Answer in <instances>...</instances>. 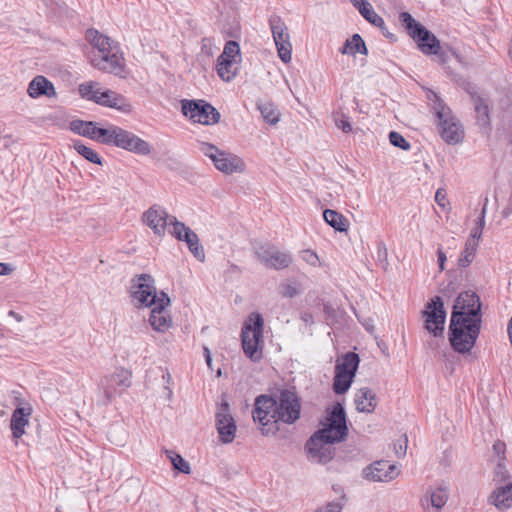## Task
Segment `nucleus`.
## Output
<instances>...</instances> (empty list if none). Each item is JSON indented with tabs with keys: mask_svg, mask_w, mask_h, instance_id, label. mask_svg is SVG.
Segmentation results:
<instances>
[{
	"mask_svg": "<svg viewBox=\"0 0 512 512\" xmlns=\"http://www.w3.org/2000/svg\"><path fill=\"white\" fill-rule=\"evenodd\" d=\"M480 310V298L475 292L465 291L456 298L449 326V340L456 352L467 353L475 345L481 328Z\"/></svg>",
	"mask_w": 512,
	"mask_h": 512,
	"instance_id": "f257e3e1",
	"label": "nucleus"
},
{
	"mask_svg": "<svg viewBox=\"0 0 512 512\" xmlns=\"http://www.w3.org/2000/svg\"><path fill=\"white\" fill-rule=\"evenodd\" d=\"M78 93L82 99L92 101L100 106L116 109L123 113H130L132 105L122 94L107 89L97 81H86L78 86Z\"/></svg>",
	"mask_w": 512,
	"mask_h": 512,
	"instance_id": "f03ea898",
	"label": "nucleus"
},
{
	"mask_svg": "<svg viewBox=\"0 0 512 512\" xmlns=\"http://www.w3.org/2000/svg\"><path fill=\"white\" fill-rule=\"evenodd\" d=\"M428 99L438 119V129L442 139L448 144H458L461 142L464 130L460 121L435 92L430 91Z\"/></svg>",
	"mask_w": 512,
	"mask_h": 512,
	"instance_id": "7ed1b4c3",
	"label": "nucleus"
},
{
	"mask_svg": "<svg viewBox=\"0 0 512 512\" xmlns=\"http://www.w3.org/2000/svg\"><path fill=\"white\" fill-rule=\"evenodd\" d=\"M263 326L262 316L259 313H252L242 329V348L244 354L253 362H258L262 358Z\"/></svg>",
	"mask_w": 512,
	"mask_h": 512,
	"instance_id": "20e7f679",
	"label": "nucleus"
},
{
	"mask_svg": "<svg viewBox=\"0 0 512 512\" xmlns=\"http://www.w3.org/2000/svg\"><path fill=\"white\" fill-rule=\"evenodd\" d=\"M399 19L422 53L426 55H437L439 53L441 49L440 41L421 23L417 22L410 13H400Z\"/></svg>",
	"mask_w": 512,
	"mask_h": 512,
	"instance_id": "39448f33",
	"label": "nucleus"
},
{
	"mask_svg": "<svg viewBox=\"0 0 512 512\" xmlns=\"http://www.w3.org/2000/svg\"><path fill=\"white\" fill-rule=\"evenodd\" d=\"M198 150L213 162L217 170L224 174L243 173L246 169V164L241 157L220 150L208 142H199Z\"/></svg>",
	"mask_w": 512,
	"mask_h": 512,
	"instance_id": "423d86ee",
	"label": "nucleus"
},
{
	"mask_svg": "<svg viewBox=\"0 0 512 512\" xmlns=\"http://www.w3.org/2000/svg\"><path fill=\"white\" fill-rule=\"evenodd\" d=\"M90 64L97 70L112 74L118 78L126 79L130 72L120 45H113V49L103 54H92Z\"/></svg>",
	"mask_w": 512,
	"mask_h": 512,
	"instance_id": "0eeeda50",
	"label": "nucleus"
},
{
	"mask_svg": "<svg viewBox=\"0 0 512 512\" xmlns=\"http://www.w3.org/2000/svg\"><path fill=\"white\" fill-rule=\"evenodd\" d=\"M323 428L313 435L318 436L326 442H340L347 436L346 415L343 406L337 403L331 412L322 422Z\"/></svg>",
	"mask_w": 512,
	"mask_h": 512,
	"instance_id": "6e6552de",
	"label": "nucleus"
},
{
	"mask_svg": "<svg viewBox=\"0 0 512 512\" xmlns=\"http://www.w3.org/2000/svg\"><path fill=\"white\" fill-rule=\"evenodd\" d=\"M131 297L137 307L158 304L160 292H157L154 278L145 273L134 276L131 280Z\"/></svg>",
	"mask_w": 512,
	"mask_h": 512,
	"instance_id": "1a4fd4ad",
	"label": "nucleus"
},
{
	"mask_svg": "<svg viewBox=\"0 0 512 512\" xmlns=\"http://www.w3.org/2000/svg\"><path fill=\"white\" fill-rule=\"evenodd\" d=\"M359 361V356L353 352H349L337 359L333 381V390L336 394H344L348 391L357 371Z\"/></svg>",
	"mask_w": 512,
	"mask_h": 512,
	"instance_id": "9d476101",
	"label": "nucleus"
},
{
	"mask_svg": "<svg viewBox=\"0 0 512 512\" xmlns=\"http://www.w3.org/2000/svg\"><path fill=\"white\" fill-rule=\"evenodd\" d=\"M181 110L184 116L203 125H214L220 120V113L204 100H182Z\"/></svg>",
	"mask_w": 512,
	"mask_h": 512,
	"instance_id": "9b49d317",
	"label": "nucleus"
},
{
	"mask_svg": "<svg viewBox=\"0 0 512 512\" xmlns=\"http://www.w3.org/2000/svg\"><path fill=\"white\" fill-rule=\"evenodd\" d=\"M241 61L240 47L235 41H228L223 52L217 59L216 71L218 76L226 82L237 75L238 65Z\"/></svg>",
	"mask_w": 512,
	"mask_h": 512,
	"instance_id": "f8f14e48",
	"label": "nucleus"
},
{
	"mask_svg": "<svg viewBox=\"0 0 512 512\" xmlns=\"http://www.w3.org/2000/svg\"><path fill=\"white\" fill-rule=\"evenodd\" d=\"M130 385L131 374L125 369H116L112 374L101 379L99 383L100 401L107 404Z\"/></svg>",
	"mask_w": 512,
	"mask_h": 512,
	"instance_id": "ddd939ff",
	"label": "nucleus"
},
{
	"mask_svg": "<svg viewBox=\"0 0 512 512\" xmlns=\"http://www.w3.org/2000/svg\"><path fill=\"white\" fill-rule=\"evenodd\" d=\"M425 319V328L435 337L441 336L444 331L446 311L439 296L433 297L422 312Z\"/></svg>",
	"mask_w": 512,
	"mask_h": 512,
	"instance_id": "4468645a",
	"label": "nucleus"
},
{
	"mask_svg": "<svg viewBox=\"0 0 512 512\" xmlns=\"http://www.w3.org/2000/svg\"><path fill=\"white\" fill-rule=\"evenodd\" d=\"M269 24L279 58L284 63H289L292 58V44L287 25L279 16H272Z\"/></svg>",
	"mask_w": 512,
	"mask_h": 512,
	"instance_id": "2eb2a0df",
	"label": "nucleus"
},
{
	"mask_svg": "<svg viewBox=\"0 0 512 512\" xmlns=\"http://www.w3.org/2000/svg\"><path fill=\"white\" fill-rule=\"evenodd\" d=\"M300 411L301 404L298 396L290 390L282 391L277 401V421L293 424L299 419Z\"/></svg>",
	"mask_w": 512,
	"mask_h": 512,
	"instance_id": "dca6fc26",
	"label": "nucleus"
},
{
	"mask_svg": "<svg viewBox=\"0 0 512 512\" xmlns=\"http://www.w3.org/2000/svg\"><path fill=\"white\" fill-rule=\"evenodd\" d=\"M255 255L267 268L276 270L284 269L292 262L290 254L269 244L255 247Z\"/></svg>",
	"mask_w": 512,
	"mask_h": 512,
	"instance_id": "f3484780",
	"label": "nucleus"
},
{
	"mask_svg": "<svg viewBox=\"0 0 512 512\" xmlns=\"http://www.w3.org/2000/svg\"><path fill=\"white\" fill-rule=\"evenodd\" d=\"M215 422L220 441L224 444L231 443L235 439L237 426L227 402L219 406Z\"/></svg>",
	"mask_w": 512,
	"mask_h": 512,
	"instance_id": "a211bd4d",
	"label": "nucleus"
},
{
	"mask_svg": "<svg viewBox=\"0 0 512 512\" xmlns=\"http://www.w3.org/2000/svg\"><path fill=\"white\" fill-rule=\"evenodd\" d=\"M169 305V296L165 292L161 291L158 304L152 307L149 317L150 325L157 332L164 333L172 326L173 321L167 310Z\"/></svg>",
	"mask_w": 512,
	"mask_h": 512,
	"instance_id": "6ab92c4d",
	"label": "nucleus"
},
{
	"mask_svg": "<svg viewBox=\"0 0 512 512\" xmlns=\"http://www.w3.org/2000/svg\"><path fill=\"white\" fill-rule=\"evenodd\" d=\"M253 419L262 426L277 423V401L271 396H258L255 399Z\"/></svg>",
	"mask_w": 512,
	"mask_h": 512,
	"instance_id": "aec40b11",
	"label": "nucleus"
},
{
	"mask_svg": "<svg viewBox=\"0 0 512 512\" xmlns=\"http://www.w3.org/2000/svg\"><path fill=\"white\" fill-rule=\"evenodd\" d=\"M115 136L116 141L114 146L118 148L139 155H149L151 153L150 144L130 131L118 127V131Z\"/></svg>",
	"mask_w": 512,
	"mask_h": 512,
	"instance_id": "412c9836",
	"label": "nucleus"
},
{
	"mask_svg": "<svg viewBox=\"0 0 512 512\" xmlns=\"http://www.w3.org/2000/svg\"><path fill=\"white\" fill-rule=\"evenodd\" d=\"M400 469L396 464L388 461H376L366 467L363 471L365 479L374 482H390L398 477Z\"/></svg>",
	"mask_w": 512,
	"mask_h": 512,
	"instance_id": "4be33fe9",
	"label": "nucleus"
},
{
	"mask_svg": "<svg viewBox=\"0 0 512 512\" xmlns=\"http://www.w3.org/2000/svg\"><path fill=\"white\" fill-rule=\"evenodd\" d=\"M174 216L168 215V213L162 207L158 205L151 206L142 215V221L153 230L157 236H163L167 225L171 226V219Z\"/></svg>",
	"mask_w": 512,
	"mask_h": 512,
	"instance_id": "5701e85b",
	"label": "nucleus"
},
{
	"mask_svg": "<svg viewBox=\"0 0 512 512\" xmlns=\"http://www.w3.org/2000/svg\"><path fill=\"white\" fill-rule=\"evenodd\" d=\"M332 443L333 442H326L324 439L312 435L306 444L309 459L322 464L331 461L333 458V449L329 444Z\"/></svg>",
	"mask_w": 512,
	"mask_h": 512,
	"instance_id": "b1692460",
	"label": "nucleus"
},
{
	"mask_svg": "<svg viewBox=\"0 0 512 512\" xmlns=\"http://www.w3.org/2000/svg\"><path fill=\"white\" fill-rule=\"evenodd\" d=\"M27 93L33 99H37L42 96H45L47 98H52L56 96V90L53 83L42 75L35 76L29 82Z\"/></svg>",
	"mask_w": 512,
	"mask_h": 512,
	"instance_id": "393cba45",
	"label": "nucleus"
},
{
	"mask_svg": "<svg viewBox=\"0 0 512 512\" xmlns=\"http://www.w3.org/2000/svg\"><path fill=\"white\" fill-rule=\"evenodd\" d=\"M86 40L95 50L93 54H103L105 52H109L110 49H113V45H118L119 43L107 35L101 33L97 29L90 28L86 31L85 34Z\"/></svg>",
	"mask_w": 512,
	"mask_h": 512,
	"instance_id": "a878e982",
	"label": "nucleus"
},
{
	"mask_svg": "<svg viewBox=\"0 0 512 512\" xmlns=\"http://www.w3.org/2000/svg\"><path fill=\"white\" fill-rule=\"evenodd\" d=\"M32 408L30 406L21 407L18 406L12 413L10 420V429L15 439H19L25 433V427L29 423V417L31 416Z\"/></svg>",
	"mask_w": 512,
	"mask_h": 512,
	"instance_id": "bb28decb",
	"label": "nucleus"
},
{
	"mask_svg": "<svg viewBox=\"0 0 512 512\" xmlns=\"http://www.w3.org/2000/svg\"><path fill=\"white\" fill-rule=\"evenodd\" d=\"M350 2L365 20L380 28L385 34L386 26L384 19L375 12L373 6L367 0H350Z\"/></svg>",
	"mask_w": 512,
	"mask_h": 512,
	"instance_id": "cd10ccee",
	"label": "nucleus"
},
{
	"mask_svg": "<svg viewBox=\"0 0 512 512\" xmlns=\"http://www.w3.org/2000/svg\"><path fill=\"white\" fill-rule=\"evenodd\" d=\"M356 409L363 413H372L377 405L375 393L367 387L360 388L355 393Z\"/></svg>",
	"mask_w": 512,
	"mask_h": 512,
	"instance_id": "c85d7f7f",
	"label": "nucleus"
},
{
	"mask_svg": "<svg viewBox=\"0 0 512 512\" xmlns=\"http://www.w3.org/2000/svg\"><path fill=\"white\" fill-rule=\"evenodd\" d=\"M491 503L498 509L512 507V483L497 488L490 496Z\"/></svg>",
	"mask_w": 512,
	"mask_h": 512,
	"instance_id": "c756f323",
	"label": "nucleus"
},
{
	"mask_svg": "<svg viewBox=\"0 0 512 512\" xmlns=\"http://www.w3.org/2000/svg\"><path fill=\"white\" fill-rule=\"evenodd\" d=\"M98 124L94 121H84L80 119L71 120L69 129L82 137H86L94 141Z\"/></svg>",
	"mask_w": 512,
	"mask_h": 512,
	"instance_id": "7c9ffc66",
	"label": "nucleus"
},
{
	"mask_svg": "<svg viewBox=\"0 0 512 512\" xmlns=\"http://www.w3.org/2000/svg\"><path fill=\"white\" fill-rule=\"evenodd\" d=\"M339 52L343 55H355L356 53L366 55L367 48L361 36L359 34H354L351 38L346 40L344 45L339 49Z\"/></svg>",
	"mask_w": 512,
	"mask_h": 512,
	"instance_id": "2f4dec72",
	"label": "nucleus"
},
{
	"mask_svg": "<svg viewBox=\"0 0 512 512\" xmlns=\"http://www.w3.org/2000/svg\"><path fill=\"white\" fill-rule=\"evenodd\" d=\"M325 222L339 232H344L348 227V220L339 212L326 209L323 212Z\"/></svg>",
	"mask_w": 512,
	"mask_h": 512,
	"instance_id": "473e14b6",
	"label": "nucleus"
},
{
	"mask_svg": "<svg viewBox=\"0 0 512 512\" xmlns=\"http://www.w3.org/2000/svg\"><path fill=\"white\" fill-rule=\"evenodd\" d=\"M71 146L80 156H82L87 161L98 165H102L103 162L100 155L91 147H88L84 143H82V141L73 140Z\"/></svg>",
	"mask_w": 512,
	"mask_h": 512,
	"instance_id": "72a5a7b5",
	"label": "nucleus"
},
{
	"mask_svg": "<svg viewBox=\"0 0 512 512\" xmlns=\"http://www.w3.org/2000/svg\"><path fill=\"white\" fill-rule=\"evenodd\" d=\"M118 127L116 125H108L106 128L97 127L96 135L94 141L99 142L105 145H115L116 134L118 131Z\"/></svg>",
	"mask_w": 512,
	"mask_h": 512,
	"instance_id": "f704fd0d",
	"label": "nucleus"
},
{
	"mask_svg": "<svg viewBox=\"0 0 512 512\" xmlns=\"http://www.w3.org/2000/svg\"><path fill=\"white\" fill-rule=\"evenodd\" d=\"M164 452L175 470L184 474H190V464L180 454L172 450H165Z\"/></svg>",
	"mask_w": 512,
	"mask_h": 512,
	"instance_id": "c9c22d12",
	"label": "nucleus"
},
{
	"mask_svg": "<svg viewBox=\"0 0 512 512\" xmlns=\"http://www.w3.org/2000/svg\"><path fill=\"white\" fill-rule=\"evenodd\" d=\"M184 242L187 243L190 252L194 255L195 258H197L201 262L205 260L204 250L200 246L199 238L194 231L188 233V236L186 235V240H184Z\"/></svg>",
	"mask_w": 512,
	"mask_h": 512,
	"instance_id": "e433bc0d",
	"label": "nucleus"
},
{
	"mask_svg": "<svg viewBox=\"0 0 512 512\" xmlns=\"http://www.w3.org/2000/svg\"><path fill=\"white\" fill-rule=\"evenodd\" d=\"M475 112L478 122L486 126L489 124V108L486 101L480 97L474 98Z\"/></svg>",
	"mask_w": 512,
	"mask_h": 512,
	"instance_id": "4c0bfd02",
	"label": "nucleus"
},
{
	"mask_svg": "<svg viewBox=\"0 0 512 512\" xmlns=\"http://www.w3.org/2000/svg\"><path fill=\"white\" fill-rule=\"evenodd\" d=\"M264 120L269 124H276L279 121L280 113L275 105L272 103H263L259 106Z\"/></svg>",
	"mask_w": 512,
	"mask_h": 512,
	"instance_id": "58836bf2",
	"label": "nucleus"
},
{
	"mask_svg": "<svg viewBox=\"0 0 512 512\" xmlns=\"http://www.w3.org/2000/svg\"><path fill=\"white\" fill-rule=\"evenodd\" d=\"M448 500V492L445 488L432 490L429 495V501L433 508L441 509Z\"/></svg>",
	"mask_w": 512,
	"mask_h": 512,
	"instance_id": "ea45409f",
	"label": "nucleus"
},
{
	"mask_svg": "<svg viewBox=\"0 0 512 512\" xmlns=\"http://www.w3.org/2000/svg\"><path fill=\"white\" fill-rule=\"evenodd\" d=\"M477 247L478 246L475 243L466 242L465 248L462 251L458 260L459 266L466 267L473 261Z\"/></svg>",
	"mask_w": 512,
	"mask_h": 512,
	"instance_id": "a19ab883",
	"label": "nucleus"
},
{
	"mask_svg": "<svg viewBox=\"0 0 512 512\" xmlns=\"http://www.w3.org/2000/svg\"><path fill=\"white\" fill-rule=\"evenodd\" d=\"M171 226L172 229L170 233L179 241L186 240V235L188 236V233H191L192 230L186 226L184 223L179 222L176 217L171 219Z\"/></svg>",
	"mask_w": 512,
	"mask_h": 512,
	"instance_id": "79ce46f5",
	"label": "nucleus"
},
{
	"mask_svg": "<svg viewBox=\"0 0 512 512\" xmlns=\"http://www.w3.org/2000/svg\"><path fill=\"white\" fill-rule=\"evenodd\" d=\"M162 381H163V391L161 393V397L168 401V402H171L172 399H173V391H172V383H173V380H172V376L171 374L169 373V371H165L162 375Z\"/></svg>",
	"mask_w": 512,
	"mask_h": 512,
	"instance_id": "37998d69",
	"label": "nucleus"
},
{
	"mask_svg": "<svg viewBox=\"0 0 512 512\" xmlns=\"http://www.w3.org/2000/svg\"><path fill=\"white\" fill-rule=\"evenodd\" d=\"M485 227V220L483 218H477L475 221L474 227L471 230V234L467 242H472L478 245L479 240L481 239L483 229Z\"/></svg>",
	"mask_w": 512,
	"mask_h": 512,
	"instance_id": "c03bdc74",
	"label": "nucleus"
},
{
	"mask_svg": "<svg viewBox=\"0 0 512 512\" xmlns=\"http://www.w3.org/2000/svg\"><path fill=\"white\" fill-rule=\"evenodd\" d=\"M390 143L404 151H408L411 148L410 143L398 132L391 131L389 134Z\"/></svg>",
	"mask_w": 512,
	"mask_h": 512,
	"instance_id": "a18cd8bd",
	"label": "nucleus"
},
{
	"mask_svg": "<svg viewBox=\"0 0 512 512\" xmlns=\"http://www.w3.org/2000/svg\"><path fill=\"white\" fill-rule=\"evenodd\" d=\"M506 446L505 443L498 441L494 443L493 445V451L498 457V465H497V473L502 474V470L504 469V466L502 464V461L504 460V454H505Z\"/></svg>",
	"mask_w": 512,
	"mask_h": 512,
	"instance_id": "49530a36",
	"label": "nucleus"
},
{
	"mask_svg": "<svg viewBox=\"0 0 512 512\" xmlns=\"http://www.w3.org/2000/svg\"><path fill=\"white\" fill-rule=\"evenodd\" d=\"M299 293L298 288L289 282L280 285V294L285 298H293Z\"/></svg>",
	"mask_w": 512,
	"mask_h": 512,
	"instance_id": "de8ad7c7",
	"label": "nucleus"
},
{
	"mask_svg": "<svg viewBox=\"0 0 512 512\" xmlns=\"http://www.w3.org/2000/svg\"><path fill=\"white\" fill-rule=\"evenodd\" d=\"M343 507V502H341L340 500H334L318 508L316 512H341Z\"/></svg>",
	"mask_w": 512,
	"mask_h": 512,
	"instance_id": "09e8293b",
	"label": "nucleus"
},
{
	"mask_svg": "<svg viewBox=\"0 0 512 512\" xmlns=\"http://www.w3.org/2000/svg\"><path fill=\"white\" fill-rule=\"evenodd\" d=\"M335 124L345 133H349L352 131V126L348 120V118L343 114H337L335 116Z\"/></svg>",
	"mask_w": 512,
	"mask_h": 512,
	"instance_id": "8fccbe9b",
	"label": "nucleus"
},
{
	"mask_svg": "<svg viewBox=\"0 0 512 512\" xmlns=\"http://www.w3.org/2000/svg\"><path fill=\"white\" fill-rule=\"evenodd\" d=\"M435 201L443 210H449V201L447 199L446 192L443 188H439L436 191Z\"/></svg>",
	"mask_w": 512,
	"mask_h": 512,
	"instance_id": "3c124183",
	"label": "nucleus"
},
{
	"mask_svg": "<svg viewBox=\"0 0 512 512\" xmlns=\"http://www.w3.org/2000/svg\"><path fill=\"white\" fill-rule=\"evenodd\" d=\"M407 442V437L403 436L394 444V450L397 457L401 458L406 455Z\"/></svg>",
	"mask_w": 512,
	"mask_h": 512,
	"instance_id": "603ef678",
	"label": "nucleus"
},
{
	"mask_svg": "<svg viewBox=\"0 0 512 512\" xmlns=\"http://www.w3.org/2000/svg\"><path fill=\"white\" fill-rule=\"evenodd\" d=\"M302 258L308 264L312 266H316L319 263V258L317 254L312 250H304L302 251Z\"/></svg>",
	"mask_w": 512,
	"mask_h": 512,
	"instance_id": "864d4df0",
	"label": "nucleus"
},
{
	"mask_svg": "<svg viewBox=\"0 0 512 512\" xmlns=\"http://www.w3.org/2000/svg\"><path fill=\"white\" fill-rule=\"evenodd\" d=\"M437 256H438V264H439V269L440 271H443L444 270V264H445V261H446V255L444 253V251L439 248L437 250Z\"/></svg>",
	"mask_w": 512,
	"mask_h": 512,
	"instance_id": "5fc2aeb1",
	"label": "nucleus"
},
{
	"mask_svg": "<svg viewBox=\"0 0 512 512\" xmlns=\"http://www.w3.org/2000/svg\"><path fill=\"white\" fill-rule=\"evenodd\" d=\"M334 492L339 496L337 500H340L341 502L345 503V492L341 485H333Z\"/></svg>",
	"mask_w": 512,
	"mask_h": 512,
	"instance_id": "6e6d98bb",
	"label": "nucleus"
},
{
	"mask_svg": "<svg viewBox=\"0 0 512 512\" xmlns=\"http://www.w3.org/2000/svg\"><path fill=\"white\" fill-rule=\"evenodd\" d=\"M13 271V268L6 263H0V275H8Z\"/></svg>",
	"mask_w": 512,
	"mask_h": 512,
	"instance_id": "4d7b16f0",
	"label": "nucleus"
},
{
	"mask_svg": "<svg viewBox=\"0 0 512 512\" xmlns=\"http://www.w3.org/2000/svg\"><path fill=\"white\" fill-rule=\"evenodd\" d=\"M508 335H509V340H510V343L512 346V316H511V319L508 324Z\"/></svg>",
	"mask_w": 512,
	"mask_h": 512,
	"instance_id": "13d9d810",
	"label": "nucleus"
},
{
	"mask_svg": "<svg viewBox=\"0 0 512 512\" xmlns=\"http://www.w3.org/2000/svg\"><path fill=\"white\" fill-rule=\"evenodd\" d=\"M381 251L383 252L384 256L386 257L387 256V249H386V246L383 243L379 246V256L381 255Z\"/></svg>",
	"mask_w": 512,
	"mask_h": 512,
	"instance_id": "bf43d9fd",
	"label": "nucleus"
},
{
	"mask_svg": "<svg viewBox=\"0 0 512 512\" xmlns=\"http://www.w3.org/2000/svg\"><path fill=\"white\" fill-rule=\"evenodd\" d=\"M486 212H487V209H486V204H485L482 208L481 215L478 218H483V220H485Z\"/></svg>",
	"mask_w": 512,
	"mask_h": 512,
	"instance_id": "052dcab7",
	"label": "nucleus"
},
{
	"mask_svg": "<svg viewBox=\"0 0 512 512\" xmlns=\"http://www.w3.org/2000/svg\"><path fill=\"white\" fill-rule=\"evenodd\" d=\"M208 44H210V40L209 39H203L202 40V50H204Z\"/></svg>",
	"mask_w": 512,
	"mask_h": 512,
	"instance_id": "680f3d73",
	"label": "nucleus"
},
{
	"mask_svg": "<svg viewBox=\"0 0 512 512\" xmlns=\"http://www.w3.org/2000/svg\"><path fill=\"white\" fill-rule=\"evenodd\" d=\"M204 356L205 358H209V356H211V352L208 347H204Z\"/></svg>",
	"mask_w": 512,
	"mask_h": 512,
	"instance_id": "e2e57ef3",
	"label": "nucleus"
},
{
	"mask_svg": "<svg viewBox=\"0 0 512 512\" xmlns=\"http://www.w3.org/2000/svg\"><path fill=\"white\" fill-rule=\"evenodd\" d=\"M207 365L211 368L212 366V357L209 356V358H205Z\"/></svg>",
	"mask_w": 512,
	"mask_h": 512,
	"instance_id": "0e129e2a",
	"label": "nucleus"
},
{
	"mask_svg": "<svg viewBox=\"0 0 512 512\" xmlns=\"http://www.w3.org/2000/svg\"><path fill=\"white\" fill-rule=\"evenodd\" d=\"M10 314L16 316L15 312H13V311H10Z\"/></svg>",
	"mask_w": 512,
	"mask_h": 512,
	"instance_id": "69168bd1",
	"label": "nucleus"
}]
</instances>
